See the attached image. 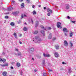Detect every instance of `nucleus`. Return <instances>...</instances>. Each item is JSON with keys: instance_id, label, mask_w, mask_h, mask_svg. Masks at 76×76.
<instances>
[{"instance_id": "obj_1", "label": "nucleus", "mask_w": 76, "mask_h": 76, "mask_svg": "<svg viewBox=\"0 0 76 76\" xmlns=\"http://www.w3.org/2000/svg\"><path fill=\"white\" fill-rule=\"evenodd\" d=\"M43 56L44 57H50L51 56L49 54H45V53H43Z\"/></svg>"}, {"instance_id": "obj_2", "label": "nucleus", "mask_w": 76, "mask_h": 76, "mask_svg": "<svg viewBox=\"0 0 76 76\" xmlns=\"http://www.w3.org/2000/svg\"><path fill=\"white\" fill-rule=\"evenodd\" d=\"M64 44L65 47H67L68 46V43L66 40H64Z\"/></svg>"}, {"instance_id": "obj_3", "label": "nucleus", "mask_w": 76, "mask_h": 76, "mask_svg": "<svg viewBox=\"0 0 76 76\" xmlns=\"http://www.w3.org/2000/svg\"><path fill=\"white\" fill-rule=\"evenodd\" d=\"M8 63H6L4 64H0V66H2V67H6V66H7L8 65Z\"/></svg>"}, {"instance_id": "obj_4", "label": "nucleus", "mask_w": 76, "mask_h": 76, "mask_svg": "<svg viewBox=\"0 0 76 76\" xmlns=\"http://www.w3.org/2000/svg\"><path fill=\"white\" fill-rule=\"evenodd\" d=\"M39 24V21H36V23H35V27L36 28L38 27V25Z\"/></svg>"}, {"instance_id": "obj_5", "label": "nucleus", "mask_w": 76, "mask_h": 76, "mask_svg": "<svg viewBox=\"0 0 76 76\" xmlns=\"http://www.w3.org/2000/svg\"><path fill=\"white\" fill-rule=\"evenodd\" d=\"M54 56L56 57H58L59 55H58V53L56 52L54 53Z\"/></svg>"}, {"instance_id": "obj_6", "label": "nucleus", "mask_w": 76, "mask_h": 76, "mask_svg": "<svg viewBox=\"0 0 76 76\" xmlns=\"http://www.w3.org/2000/svg\"><path fill=\"white\" fill-rule=\"evenodd\" d=\"M61 25V23L60 22H58L57 24V28H59L60 27H61V26H60Z\"/></svg>"}, {"instance_id": "obj_7", "label": "nucleus", "mask_w": 76, "mask_h": 76, "mask_svg": "<svg viewBox=\"0 0 76 76\" xmlns=\"http://www.w3.org/2000/svg\"><path fill=\"white\" fill-rule=\"evenodd\" d=\"M63 31L64 32H69V31L67 30V29L66 28H64L63 29Z\"/></svg>"}, {"instance_id": "obj_8", "label": "nucleus", "mask_w": 76, "mask_h": 76, "mask_svg": "<svg viewBox=\"0 0 76 76\" xmlns=\"http://www.w3.org/2000/svg\"><path fill=\"white\" fill-rule=\"evenodd\" d=\"M19 11H17L15 12H14L12 13V14L13 15H17L19 13Z\"/></svg>"}, {"instance_id": "obj_9", "label": "nucleus", "mask_w": 76, "mask_h": 76, "mask_svg": "<svg viewBox=\"0 0 76 76\" xmlns=\"http://www.w3.org/2000/svg\"><path fill=\"white\" fill-rule=\"evenodd\" d=\"M2 75L3 76H5L7 75V72L6 71L3 72H2Z\"/></svg>"}, {"instance_id": "obj_10", "label": "nucleus", "mask_w": 76, "mask_h": 76, "mask_svg": "<svg viewBox=\"0 0 76 76\" xmlns=\"http://www.w3.org/2000/svg\"><path fill=\"white\" fill-rule=\"evenodd\" d=\"M13 10V8L12 7H10L8 9V11H9Z\"/></svg>"}, {"instance_id": "obj_11", "label": "nucleus", "mask_w": 76, "mask_h": 76, "mask_svg": "<svg viewBox=\"0 0 76 76\" xmlns=\"http://www.w3.org/2000/svg\"><path fill=\"white\" fill-rule=\"evenodd\" d=\"M45 59H44L42 61V64L43 66H45Z\"/></svg>"}, {"instance_id": "obj_12", "label": "nucleus", "mask_w": 76, "mask_h": 76, "mask_svg": "<svg viewBox=\"0 0 76 76\" xmlns=\"http://www.w3.org/2000/svg\"><path fill=\"white\" fill-rule=\"evenodd\" d=\"M51 38H52L51 37V33H50L49 35L48 38L49 39H51Z\"/></svg>"}, {"instance_id": "obj_13", "label": "nucleus", "mask_w": 76, "mask_h": 76, "mask_svg": "<svg viewBox=\"0 0 76 76\" xmlns=\"http://www.w3.org/2000/svg\"><path fill=\"white\" fill-rule=\"evenodd\" d=\"M70 7V6L69 4H66V9H69Z\"/></svg>"}, {"instance_id": "obj_14", "label": "nucleus", "mask_w": 76, "mask_h": 76, "mask_svg": "<svg viewBox=\"0 0 76 76\" xmlns=\"http://www.w3.org/2000/svg\"><path fill=\"white\" fill-rule=\"evenodd\" d=\"M48 12L50 13H52V10H51L49 9H48Z\"/></svg>"}, {"instance_id": "obj_15", "label": "nucleus", "mask_w": 76, "mask_h": 76, "mask_svg": "<svg viewBox=\"0 0 76 76\" xmlns=\"http://www.w3.org/2000/svg\"><path fill=\"white\" fill-rule=\"evenodd\" d=\"M40 32L42 34H43V36H44L45 35V34H44V31L43 30H41L40 31Z\"/></svg>"}, {"instance_id": "obj_16", "label": "nucleus", "mask_w": 76, "mask_h": 76, "mask_svg": "<svg viewBox=\"0 0 76 76\" xmlns=\"http://www.w3.org/2000/svg\"><path fill=\"white\" fill-rule=\"evenodd\" d=\"M13 36H14V37L15 38H17V35H16V33H14L13 34Z\"/></svg>"}, {"instance_id": "obj_17", "label": "nucleus", "mask_w": 76, "mask_h": 76, "mask_svg": "<svg viewBox=\"0 0 76 76\" xmlns=\"http://www.w3.org/2000/svg\"><path fill=\"white\" fill-rule=\"evenodd\" d=\"M10 25H11V26H15V23L13 22H11L10 23Z\"/></svg>"}, {"instance_id": "obj_18", "label": "nucleus", "mask_w": 76, "mask_h": 76, "mask_svg": "<svg viewBox=\"0 0 76 76\" xmlns=\"http://www.w3.org/2000/svg\"><path fill=\"white\" fill-rule=\"evenodd\" d=\"M16 66L17 67H20V64L19 63H17L16 64Z\"/></svg>"}, {"instance_id": "obj_19", "label": "nucleus", "mask_w": 76, "mask_h": 76, "mask_svg": "<svg viewBox=\"0 0 76 76\" xmlns=\"http://www.w3.org/2000/svg\"><path fill=\"white\" fill-rule=\"evenodd\" d=\"M70 45L71 48H72V47H73V43H72V42H70Z\"/></svg>"}, {"instance_id": "obj_20", "label": "nucleus", "mask_w": 76, "mask_h": 76, "mask_svg": "<svg viewBox=\"0 0 76 76\" xmlns=\"http://www.w3.org/2000/svg\"><path fill=\"white\" fill-rule=\"evenodd\" d=\"M23 30L24 31H27V30H28V28H27L26 27H24Z\"/></svg>"}, {"instance_id": "obj_21", "label": "nucleus", "mask_w": 76, "mask_h": 76, "mask_svg": "<svg viewBox=\"0 0 76 76\" xmlns=\"http://www.w3.org/2000/svg\"><path fill=\"white\" fill-rule=\"evenodd\" d=\"M43 75L44 76H47V73H46V72H43Z\"/></svg>"}, {"instance_id": "obj_22", "label": "nucleus", "mask_w": 76, "mask_h": 76, "mask_svg": "<svg viewBox=\"0 0 76 76\" xmlns=\"http://www.w3.org/2000/svg\"><path fill=\"white\" fill-rule=\"evenodd\" d=\"M38 31H35L34 32V34H38Z\"/></svg>"}, {"instance_id": "obj_23", "label": "nucleus", "mask_w": 76, "mask_h": 76, "mask_svg": "<svg viewBox=\"0 0 76 76\" xmlns=\"http://www.w3.org/2000/svg\"><path fill=\"white\" fill-rule=\"evenodd\" d=\"M1 61L2 62H3V63H4V62L6 61V59L4 58L2 59Z\"/></svg>"}, {"instance_id": "obj_24", "label": "nucleus", "mask_w": 76, "mask_h": 76, "mask_svg": "<svg viewBox=\"0 0 76 76\" xmlns=\"http://www.w3.org/2000/svg\"><path fill=\"white\" fill-rule=\"evenodd\" d=\"M30 50L31 51H34V48H30Z\"/></svg>"}, {"instance_id": "obj_25", "label": "nucleus", "mask_w": 76, "mask_h": 76, "mask_svg": "<svg viewBox=\"0 0 76 76\" xmlns=\"http://www.w3.org/2000/svg\"><path fill=\"white\" fill-rule=\"evenodd\" d=\"M21 7H24V3H22L21 4Z\"/></svg>"}, {"instance_id": "obj_26", "label": "nucleus", "mask_w": 76, "mask_h": 76, "mask_svg": "<svg viewBox=\"0 0 76 76\" xmlns=\"http://www.w3.org/2000/svg\"><path fill=\"white\" fill-rule=\"evenodd\" d=\"M69 35L70 37H72V35H73V32H71V33L69 34Z\"/></svg>"}, {"instance_id": "obj_27", "label": "nucleus", "mask_w": 76, "mask_h": 76, "mask_svg": "<svg viewBox=\"0 0 76 76\" xmlns=\"http://www.w3.org/2000/svg\"><path fill=\"white\" fill-rule=\"evenodd\" d=\"M55 47L56 48V49H58L59 46L58 45H56L55 46Z\"/></svg>"}, {"instance_id": "obj_28", "label": "nucleus", "mask_w": 76, "mask_h": 76, "mask_svg": "<svg viewBox=\"0 0 76 76\" xmlns=\"http://www.w3.org/2000/svg\"><path fill=\"white\" fill-rule=\"evenodd\" d=\"M18 56H21V53L19 52L18 53Z\"/></svg>"}, {"instance_id": "obj_29", "label": "nucleus", "mask_w": 76, "mask_h": 76, "mask_svg": "<svg viewBox=\"0 0 76 76\" xmlns=\"http://www.w3.org/2000/svg\"><path fill=\"white\" fill-rule=\"evenodd\" d=\"M41 41H41V39L39 38L38 39V42H41Z\"/></svg>"}, {"instance_id": "obj_30", "label": "nucleus", "mask_w": 76, "mask_h": 76, "mask_svg": "<svg viewBox=\"0 0 76 76\" xmlns=\"http://www.w3.org/2000/svg\"><path fill=\"white\" fill-rule=\"evenodd\" d=\"M56 39H57L56 38L54 37L52 39V41H55V40Z\"/></svg>"}, {"instance_id": "obj_31", "label": "nucleus", "mask_w": 76, "mask_h": 76, "mask_svg": "<svg viewBox=\"0 0 76 76\" xmlns=\"http://www.w3.org/2000/svg\"><path fill=\"white\" fill-rule=\"evenodd\" d=\"M33 14H36V13H37V12H36L35 11H34L33 12Z\"/></svg>"}, {"instance_id": "obj_32", "label": "nucleus", "mask_w": 76, "mask_h": 76, "mask_svg": "<svg viewBox=\"0 0 76 76\" xmlns=\"http://www.w3.org/2000/svg\"><path fill=\"white\" fill-rule=\"evenodd\" d=\"M15 51H17L18 52H19V50H18V49L16 48L15 49Z\"/></svg>"}, {"instance_id": "obj_33", "label": "nucleus", "mask_w": 76, "mask_h": 76, "mask_svg": "<svg viewBox=\"0 0 76 76\" xmlns=\"http://www.w3.org/2000/svg\"><path fill=\"white\" fill-rule=\"evenodd\" d=\"M21 22V20H20L18 21V24L20 23Z\"/></svg>"}, {"instance_id": "obj_34", "label": "nucleus", "mask_w": 76, "mask_h": 76, "mask_svg": "<svg viewBox=\"0 0 76 76\" xmlns=\"http://www.w3.org/2000/svg\"><path fill=\"white\" fill-rule=\"evenodd\" d=\"M47 15L48 16H50V13H48L47 14Z\"/></svg>"}, {"instance_id": "obj_35", "label": "nucleus", "mask_w": 76, "mask_h": 76, "mask_svg": "<svg viewBox=\"0 0 76 76\" xmlns=\"http://www.w3.org/2000/svg\"><path fill=\"white\" fill-rule=\"evenodd\" d=\"M26 1L28 3H29L30 2V1L29 0H26Z\"/></svg>"}, {"instance_id": "obj_36", "label": "nucleus", "mask_w": 76, "mask_h": 76, "mask_svg": "<svg viewBox=\"0 0 76 76\" xmlns=\"http://www.w3.org/2000/svg\"><path fill=\"white\" fill-rule=\"evenodd\" d=\"M40 27L41 28H42V29H44V26H42V25L40 26Z\"/></svg>"}, {"instance_id": "obj_37", "label": "nucleus", "mask_w": 76, "mask_h": 76, "mask_svg": "<svg viewBox=\"0 0 76 76\" xmlns=\"http://www.w3.org/2000/svg\"><path fill=\"white\" fill-rule=\"evenodd\" d=\"M5 18L6 19H8V18H9V16H6L5 17Z\"/></svg>"}, {"instance_id": "obj_38", "label": "nucleus", "mask_w": 76, "mask_h": 76, "mask_svg": "<svg viewBox=\"0 0 76 76\" xmlns=\"http://www.w3.org/2000/svg\"><path fill=\"white\" fill-rule=\"evenodd\" d=\"M66 17H67V19H70V17L69 16H67Z\"/></svg>"}, {"instance_id": "obj_39", "label": "nucleus", "mask_w": 76, "mask_h": 76, "mask_svg": "<svg viewBox=\"0 0 76 76\" xmlns=\"http://www.w3.org/2000/svg\"><path fill=\"white\" fill-rule=\"evenodd\" d=\"M62 64H66V63H65L64 62H62Z\"/></svg>"}, {"instance_id": "obj_40", "label": "nucleus", "mask_w": 76, "mask_h": 76, "mask_svg": "<svg viewBox=\"0 0 76 76\" xmlns=\"http://www.w3.org/2000/svg\"><path fill=\"white\" fill-rule=\"evenodd\" d=\"M38 37H37V36H36L35 37V39H38Z\"/></svg>"}, {"instance_id": "obj_41", "label": "nucleus", "mask_w": 76, "mask_h": 76, "mask_svg": "<svg viewBox=\"0 0 76 76\" xmlns=\"http://www.w3.org/2000/svg\"><path fill=\"white\" fill-rule=\"evenodd\" d=\"M21 18H23V15L22 14L21 16Z\"/></svg>"}, {"instance_id": "obj_42", "label": "nucleus", "mask_w": 76, "mask_h": 76, "mask_svg": "<svg viewBox=\"0 0 76 76\" xmlns=\"http://www.w3.org/2000/svg\"><path fill=\"white\" fill-rule=\"evenodd\" d=\"M22 34H20L19 35V37H22Z\"/></svg>"}, {"instance_id": "obj_43", "label": "nucleus", "mask_w": 76, "mask_h": 76, "mask_svg": "<svg viewBox=\"0 0 76 76\" xmlns=\"http://www.w3.org/2000/svg\"><path fill=\"white\" fill-rule=\"evenodd\" d=\"M32 7L33 8H34V7H35V6H34V5H33L32 6Z\"/></svg>"}, {"instance_id": "obj_44", "label": "nucleus", "mask_w": 76, "mask_h": 76, "mask_svg": "<svg viewBox=\"0 0 76 76\" xmlns=\"http://www.w3.org/2000/svg\"><path fill=\"white\" fill-rule=\"evenodd\" d=\"M51 29V27H48V29Z\"/></svg>"}, {"instance_id": "obj_45", "label": "nucleus", "mask_w": 76, "mask_h": 76, "mask_svg": "<svg viewBox=\"0 0 76 76\" xmlns=\"http://www.w3.org/2000/svg\"><path fill=\"white\" fill-rule=\"evenodd\" d=\"M49 72H52V70L51 69H49Z\"/></svg>"}, {"instance_id": "obj_46", "label": "nucleus", "mask_w": 76, "mask_h": 76, "mask_svg": "<svg viewBox=\"0 0 76 76\" xmlns=\"http://www.w3.org/2000/svg\"><path fill=\"white\" fill-rule=\"evenodd\" d=\"M64 35H65V36H67V34H66V33H65Z\"/></svg>"}, {"instance_id": "obj_47", "label": "nucleus", "mask_w": 76, "mask_h": 76, "mask_svg": "<svg viewBox=\"0 0 76 76\" xmlns=\"http://www.w3.org/2000/svg\"><path fill=\"white\" fill-rule=\"evenodd\" d=\"M11 68L12 69H13V66H11Z\"/></svg>"}, {"instance_id": "obj_48", "label": "nucleus", "mask_w": 76, "mask_h": 76, "mask_svg": "<svg viewBox=\"0 0 76 76\" xmlns=\"http://www.w3.org/2000/svg\"><path fill=\"white\" fill-rule=\"evenodd\" d=\"M2 59L0 58V61H1Z\"/></svg>"}, {"instance_id": "obj_49", "label": "nucleus", "mask_w": 76, "mask_h": 76, "mask_svg": "<svg viewBox=\"0 0 76 76\" xmlns=\"http://www.w3.org/2000/svg\"><path fill=\"white\" fill-rule=\"evenodd\" d=\"M46 8L45 7H44V10H45L46 9Z\"/></svg>"}, {"instance_id": "obj_50", "label": "nucleus", "mask_w": 76, "mask_h": 76, "mask_svg": "<svg viewBox=\"0 0 76 76\" xmlns=\"http://www.w3.org/2000/svg\"><path fill=\"white\" fill-rule=\"evenodd\" d=\"M12 2L13 3H14L15 2V1H12Z\"/></svg>"}, {"instance_id": "obj_51", "label": "nucleus", "mask_w": 76, "mask_h": 76, "mask_svg": "<svg viewBox=\"0 0 76 76\" xmlns=\"http://www.w3.org/2000/svg\"><path fill=\"white\" fill-rule=\"evenodd\" d=\"M32 59L33 61H34V58H32Z\"/></svg>"}, {"instance_id": "obj_52", "label": "nucleus", "mask_w": 76, "mask_h": 76, "mask_svg": "<svg viewBox=\"0 0 76 76\" xmlns=\"http://www.w3.org/2000/svg\"><path fill=\"white\" fill-rule=\"evenodd\" d=\"M20 1H22L23 0H19Z\"/></svg>"}, {"instance_id": "obj_53", "label": "nucleus", "mask_w": 76, "mask_h": 76, "mask_svg": "<svg viewBox=\"0 0 76 76\" xmlns=\"http://www.w3.org/2000/svg\"><path fill=\"white\" fill-rule=\"evenodd\" d=\"M24 17H26V15H24Z\"/></svg>"}, {"instance_id": "obj_54", "label": "nucleus", "mask_w": 76, "mask_h": 76, "mask_svg": "<svg viewBox=\"0 0 76 76\" xmlns=\"http://www.w3.org/2000/svg\"><path fill=\"white\" fill-rule=\"evenodd\" d=\"M11 64H14V62H12L11 63Z\"/></svg>"}, {"instance_id": "obj_55", "label": "nucleus", "mask_w": 76, "mask_h": 76, "mask_svg": "<svg viewBox=\"0 0 76 76\" xmlns=\"http://www.w3.org/2000/svg\"><path fill=\"white\" fill-rule=\"evenodd\" d=\"M72 23H75V21H72Z\"/></svg>"}, {"instance_id": "obj_56", "label": "nucleus", "mask_w": 76, "mask_h": 76, "mask_svg": "<svg viewBox=\"0 0 76 76\" xmlns=\"http://www.w3.org/2000/svg\"><path fill=\"white\" fill-rule=\"evenodd\" d=\"M31 21L32 22V23H33V20H32V19L31 20Z\"/></svg>"}, {"instance_id": "obj_57", "label": "nucleus", "mask_w": 76, "mask_h": 76, "mask_svg": "<svg viewBox=\"0 0 76 76\" xmlns=\"http://www.w3.org/2000/svg\"><path fill=\"white\" fill-rule=\"evenodd\" d=\"M19 43L20 44H22V42H19Z\"/></svg>"}, {"instance_id": "obj_58", "label": "nucleus", "mask_w": 76, "mask_h": 76, "mask_svg": "<svg viewBox=\"0 0 76 76\" xmlns=\"http://www.w3.org/2000/svg\"><path fill=\"white\" fill-rule=\"evenodd\" d=\"M39 7H41V5H39Z\"/></svg>"}, {"instance_id": "obj_59", "label": "nucleus", "mask_w": 76, "mask_h": 76, "mask_svg": "<svg viewBox=\"0 0 76 76\" xmlns=\"http://www.w3.org/2000/svg\"><path fill=\"white\" fill-rule=\"evenodd\" d=\"M34 72H37V70L35 69V70H34Z\"/></svg>"}, {"instance_id": "obj_60", "label": "nucleus", "mask_w": 76, "mask_h": 76, "mask_svg": "<svg viewBox=\"0 0 76 76\" xmlns=\"http://www.w3.org/2000/svg\"><path fill=\"white\" fill-rule=\"evenodd\" d=\"M24 24H25V25H27V24H26V22H25L24 23Z\"/></svg>"}, {"instance_id": "obj_61", "label": "nucleus", "mask_w": 76, "mask_h": 76, "mask_svg": "<svg viewBox=\"0 0 76 76\" xmlns=\"http://www.w3.org/2000/svg\"><path fill=\"white\" fill-rule=\"evenodd\" d=\"M15 55H16V56H17V54H16V53H15Z\"/></svg>"}, {"instance_id": "obj_62", "label": "nucleus", "mask_w": 76, "mask_h": 76, "mask_svg": "<svg viewBox=\"0 0 76 76\" xmlns=\"http://www.w3.org/2000/svg\"><path fill=\"white\" fill-rule=\"evenodd\" d=\"M21 75H22V74H21Z\"/></svg>"}, {"instance_id": "obj_63", "label": "nucleus", "mask_w": 76, "mask_h": 76, "mask_svg": "<svg viewBox=\"0 0 76 76\" xmlns=\"http://www.w3.org/2000/svg\"><path fill=\"white\" fill-rule=\"evenodd\" d=\"M40 58H41V56H40Z\"/></svg>"}]
</instances>
